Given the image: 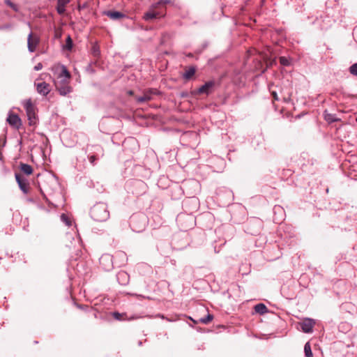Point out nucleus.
<instances>
[{
    "instance_id": "obj_27",
    "label": "nucleus",
    "mask_w": 357,
    "mask_h": 357,
    "mask_svg": "<svg viewBox=\"0 0 357 357\" xmlns=\"http://www.w3.org/2000/svg\"><path fill=\"white\" fill-rule=\"evenodd\" d=\"M349 72L351 75L357 76V63L349 67Z\"/></svg>"
},
{
    "instance_id": "obj_12",
    "label": "nucleus",
    "mask_w": 357,
    "mask_h": 357,
    "mask_svg": "<svg viewBox=\"0 0 357 357\" xmlns=\"http://www.w3.org/2000/svg\"><path fill=\"white\" fill-rule=\"evenodd\" d=\"M129 275L125 271H120L116 275V279L121 285H126L129 282Z\"/></svg>"
},
{
    "instance_id": "obj_23",
    "label": "nucleus",
    "mask_w": 357,
    "mask_h": 357,
    "mask_svg": "<svg viewBox=\"0 0 357 357\" xmlns=\"http://www.w3.org/2000/svg\"><path fill=\"white\" fill-rule=\"evenodd\" d=\"M280 63L284 66H289L291 64L290 60L285 56L280 57Z\"/></svg>"
},
{
    "instance_id": "obj_11",
    "label": "nucleus",
    "mask_w": 357,
    "mask_h": 357,
    "mask_svg": "<svg viewBox=\"0 0 357 357\" xmlns=\"http://www.w3.org/2000/svg\"><path fill=\"white\" fill-rule=\"evenodd\" d=\"M7 121L11 126L17 129H19L22 125L21 119L17 114H9L7 118Z\"/></svg>"
},
{
    "instance_id": "obj_3",
    "label": "nucleus",
    "mask_w": 357,
    "mask_h": 357,
    "mask_svg": "<svg viewBox=\"0 0 357 357\" xmlns=\"http://www.w3.org/2000/svg\"><path fill=\"white\" fill-rule=\"evenodd\" d=\"M24 107L29 120V124L30 126L35 125L36 123V108L31 100H27L24 102Z\"/></svg>"
},
{
    "instance_id": "obj_20",
    "label": "nucleus",
    "mask_w": 357,
    "mask_h": 357,
    "mask_svg": "<svg viewBox=\"0 0 357 357\" xmlns=\"http://www.w3.org/2000/svg\"><path fill=\"white\" fill-rule=\"evenodd\" d=\"M304 353L305 357H313V354L311 349L310 342H306L304 346Z\"/></svg>"
},
{
    "instance_id": "obj_28",
    "label": "nucleus",
    "mask_w": 357,
    "mask_h": 357,
    "mask_svg": "<svg viewBox=\"0 0 357 357\" xmlns=\"http://www.w3.org/2000/svg\"><path fill=\"white\" fill-rule=\"evenodd\" d=\"M5 3L8 6H10L11 8H13L14 10L17 11V6L13 3L10 0H6L5 1Z\"/></svg>"
},
{
    "instance_id": "obj_6",
    "label": "nucleus",
    "mask_w": 357,
    "mask_h": 357,
    "mask_svg": "<svg viewBox=\"0 0 357 357\" xmlns=\"http://www.w3.org/2000/svg\"><path fill=\"white\" fill-rule=\"evenodd\" d=\"M315 321L310 318H305L300 323L302 331L305 333H312Z\"/></svg>"
},
{
    "instance_id": "obj_15",
    "label": "nucleus",
    "mask_w": 357,
    "mask_h": 357,
    "mask_svg": "<svg viewBox=\"0 0 357 357\" xmlns=\"http://www.w3.org/2000/svg\"><path fill=\"white\" fill-rule=\"evenodd\" d=\"M152 94V90L146 91L143 96L137 98V101L140 103L149 101L151 99Z\"/></svg>"
},
{
    "instance_id": "obj_36",
    "label": "nucleus",
    "mask_w": 357,
    "mask_h": 357,
    "mask_svg": "<svg viewBox=\"0 0 357 357\" xmlns=\"http://www.w3.org/2000/svg\"><path fill=\"white\" fill-rule=\"evenodd\" d=\"M278 210H282V208H281L280 206H275L274 207V211H275V212L278 211Z\"/></svg>"
},
{
    "instance_id": "obj_13",
    "label": "nucleus",
    "mask_w": 357,
    "mask_h": 357,
    "mask_svg": "<svg viewBox=\"0 0 357 357\" xmlns=\"http://www.w3.org/2000/svg\"><path fill=\"white\" fill-rule=\"evenodd\" d=\"M105 15L113 20H117L126 17V15L119 11L108 10L105 12Z\"/></svg>"
},
{
    "instance_id": "obj_40",
    "label": "nucleus",
    "mask_w": 357,
    "mask_h": 357,
    "mask_svg": "<svg viewBox=\"0 0 357 357\" xmlns=\"http://www.w3.org/2000/svg\"><path fill=\"white\" fill-rule=\"evenodd\" d=\"M142 344V342H139V345H141Z\"/></svg>"
},
{
    "instance_id": "obj_8",
    "label": "nucleus",
    "mask_w": 357,
    "mask_h": 357,
    "mask_svg": "<svg viewBox=\"0 0 357 357\" xmlns=\"http://www.w3.org/2000/svg\"><path fill=\"white\" fill-rule=\"evenodd\" d=\"M215 86V82L214 81H208L206 82L204 85H202L201 87H199L197 91L195 93V94H209L213 88Z\"/></svg>"
},
{
    "instance_id": "obj_29",
    "label": "nucleus",
    "mask_w": 357,
    "mask_h": 357,
    "mask_svg": "<svg viewBox=\"0 0 357 357\" xmlns=\"http://www.w3.org/2000/svg\"><path fill=\"white\" fill-rule=\"evenodd\" d=\"M70 2V0H58L57 4L61 6L62 7H66V6Z\"/></svg>"
},
{
    "instance_id": "obj_7",
    "label": "nucleus",
    "mask_w": 357,
    "mask_h": 357,
    "mask_svg": "<svg viewBox=\"0 0 357 357\" xmlns=\"http://www.w3.org/2000/svg\"><path fill=\"white\" fill-rule=\"evenodd\" d=\"M39 43V38L36 36H33L32 32L28 35L27 38V47L30 52H35L38 45Z\"/></svg>"
},
{
    "instance_id": "obj_1",
    "label": "nucleus",
    "mask_w": 357,
    "mask_h": 357,
    "mask_svg": "<svg viewBox=\"0 0 357 357\" xmlns=\"http://www.w3.org/2000/svg\"><path fill=\"white\" fill-rule=\"evenodd\" d=\"M91 217L96 221H106L109 217L107 206L105 203L100 202L95 204L91 209Z\"/></svg>"
},
{
    "instance_id": "obj_10",
    "label": "nucleus",
    "mask_w": 357,
    "mask_h": 357,
    "mask_svg": "<svg viewBox=\"0 0 357 357\" xmlns=\"http://www.w3.org/2000/svg\"><path fill=\"white\" fill-rule=\"evenodd\" d=\"M15 179L20 190L24 194H27L29 192V188L26 179L24 178H22L19 174H15Z\"/></svg>"
},
{
    "instance_id": "obj_37",
    "label": "nucleus",
    "mask_w": 357,
    "mask_h": 357,
    "mask_svg": "<svg viewBox=\"0 0 357 357\" xmlns=\"http://www.w3.org/2000/svg\"><path fill=\"white\" fill-rule=\"evenodd\" d=\"M136 297H143L142 295L133 294Z\"/></svg>"
},
{
    "instance_id": "obj_22",
    "label": "nucleus",
    "mask_w": 357,
    "mask_h": 357,
    "mask_svg": "<svg viewBox=\"0 0 357 357\" xmlns=\"http://www.w3.org/2000/svg\"><path fill=\"white\" fill-rule=\"evenodd\" d=\"M171 0H159L158 2L155 3L157 4V6L160 8L161 10H163L165 11V8H162L163 6L170 3Z\"/></svg>"
},
{
    "instance_id": "obj_21",
    "label": "nucleus",
    "mask_w": 357,
    "mask_h": 357,
    "mask_svg": "<svg viewBox=\"0 0 357 357\" xmlns=\"http://www.w3.org/2000/svg\"><path fill=\"white\" fill-rule=\"evenodd\" d=\"M213 319V316L212 314H208L206 317L201 318L199 321L202 324H207L211 321Z\"/></svg>"
},
{
    "instance_id": "obj_16",
    "label": "nucleus",
    "mask_w": 357,
    "mask_h": 357,
    "mask_svg": "<svg viewBox=\"0 0 357 357\" xmlns=\"http://www.w3.org/2000/svg\"><path fill=\"white\" fill-rule=\"evenodd\" d=\"M255 311L259 314L268 312V308L264 303H258L254 307Z\"/></svg>"
},
{
    "instance_id": "obj_9",
    "label": "nucleus",
    "mask_w": 357,
    "mask_h": 357,
    "mask_svg": "<svg viewBox=\"0 0 357 357\" xmlns=\"http://www.w3.org/2000/svg\"><path fill=\"white\" fill-rule=\"evenodd\" d=\"M36 90L42 96H47L51 91L50 85L45 82L35 83Z\"/></svg>"
},
{
    "instance_id": "obj_14",
    "label": "nucleus",
    "mask_w": 357,
    "mask_h": 357,
    "mask_svg": "<svg viewBox=\"0 0 357 357\" xmlns=\"http://www.w3.org/2000/svg\"><path fill=\"white\" fill-rule=\"evenodd\" d=\"M105 262H108L109 264L107 266H105L104 268L105 270H109L111 269V268L112 267V257L110 255H102L100 258V263L102 264V265H104V263Z\"/></svg>"
},
{
    "instance_id": "obj_32",
    "label": "nucleus",
    "mask_w": 357,
    "mask_h": 357,
    "mask_svg": "<svg viewBox=\"0 0 357 357\" xmlns=\"http://www.w3.org/2000/svg\"><path fill=\"white\" fill-rule=\"evenodd\" d=\"M97 160L96 155L89 156V160L92 165H95V161Z\"/></svg>"
},
{
    "instance_id": "obj_18",
    "label": "nucleus",
    "mask_w": 357,
    "mask_h": 357,
    "mask_svg": "<svg viewBox=\"0 0 357 357\" xmlns=\"http://www.w3.org/2000/svg\"><path fill=\"white\" fill-rule=\"evenodd\" d=\"M59 78L61 79H66V80H69V79L70 78V74L66 66H62V70L60 74L59 75Z\"/></svg>"
},
{
    "instance_id": "obj_19",
    "label": "nucleus",
    "mask_w": 357,
    "mask_h": 357,
    "mask_svg": "<svg viewBox=\"0 0 357 357\" xmlns=\"http://www.w3.org/2000/svg\"><path fill=\"white\" fill-rule=\"evenodd\" d=\"M20 169L26 175H30L33 172V169L31 166L28 164L22 163L20 165Z\"/></svg>"
},
{
    "instance_id": "obj_17",
    "label": "nucleus",
    "mask_w": 357,
    "mask_h": 357,
    "mask_svg": "<svg viewBox=\"0 0 357 357\" xmlns=\"http://www.w3.org/2000/svg\"><path fill=\"white\" fill-rule=\"evenodd\" d=\"M196 68L194 66H190L188 68L183 75V77L185 79H190L195 73Z\"/></svg>"
},
{
    "instance_id": "obj_24",
    "label": "nucleus",
    "mask_w": 357,
    "mask_h": 357,
    "mask_svg": "<svg viewBox=\"0 0 357 357\" xmlns=\"http://www.w3.org/2000/svg\"><path fill=\"white\" fill-rule=\"evenodd\" d=\"M61 220L65 223L67 226L71 225V220L70 218L64 213L61 214Z\"/></svg>"
},
{
    "instance_id": "obj_2",
    "label": "nucleus",
    "mask_w": 357,
    "mask_h": 357,
    "mask_svg": "<svg viewBox=\"0 0 357 357\" xmlns=\"http://www.w3.org/2000/svg\"><path fill=\"white\" fill-rule=\"evenodd\" d=\"M165 12L157 6L155 3L151 4L148 10L144 14L143 19L145 21H151L157 18L162 17Z\"/></svg>"
},
{
    "instance_id": "obj_25",
    "label": "nucleus",
    "mask_w": 357,
    "mask_h": 357,
    "mask_svg": "<svg viewBox=\"0 0 357 357\" xmlns=\"http://www.w3.org/2000/svg\"><path fill=\"white\" fill-rule=\"evenodd\" d=\"M66 49L68 50H70L73 47V40L70 36H68L66 41Z\"/></svg>"
},
{
    "instance_id": "obj_33",
    "label": "nucleus",
    "mask_w": 357,
    "mask_h": 357,
    "mask_svg": "<svg viewBox=\"0 0 357 357\" xmlns=\"http://www.w3.org/2000/svg\"><path fill=\"white\" fill-rule=\"evenodd\" d=\"M113 317L117 319V320H121V317H122V314L119 313V312H114L113 314Z\"/></svg>"
},
{
    "instance_id": "obj_31",
    "label": "nucleus",
    "mask_w": 357,
    "mask_h": 357,
    "mask_svg": "<svg viewBox=\"0 0 357 357\" xmlns=\"http://www.w3.org/2000/svg\"><path fill=\"white\" fill-rule=\"evenodd\" d=\"M325 119L326 121H330V122H333V121H336V119H335L332 114L326 115L325 116Z\"/></svg>"
},
{
    "instance_id": "obj_35",
    "label": "nucleus",
    "mask_w": 357,
    "mask_h": 357,
    "mask_svg": "<svg viewBox=\"0 0 357 357\" xmlns=\"http://www.w3.org/2000/svg\"><path fill=\"white\" fill-rule=\"evenodd\" d=\"M272 96H273V98L275 100H278V94L276 92H273L272 93Z\"/></svg>"
},
{
    "instance_id": "obj_30",
    "label": "nucleus",
    "mask_w": 357,
    "mask_h": 357,
    "mask_svg": "<svg viewBox=\"0 0 357 357\" xmlns=\"http://www.w3.org/2000/svg\"><path fill=\"white\" fill-rule=\"evenodd\" d=\"M56 10L59 14L61 15L65 13L66 8H65V7H62L61 6L57 4Z\"/></svg>"
},
{
    "instance_id": "obj_38",
    "label": "nucleus",
    "mask_w": 357,
    "mask_h": 357,
    "mask_svg": "<svg viewBox=\"0 0 357 357\" xmlns=\"http://www.w3.org/2000/svg\"><path fill=\"white\" fill-rule=\"evenodd\" d=\"M354 31H357V26L354 29Z\"/></svg>"
},
{
    "instance_id": "obj_39",
    "label": "nucleus",
    "mask_w": 357,
    "mask_h": 357,
    "mask_svg": "<svg viewBox=\"0 0 357 357\" xmlns=\"http://www.w3.org/2000/svg\"><path fill=\"white\" fill-rule=\"evenodd\" d=\"M40 192H41V193L44 195V194H43V191L42 190H40Z\"/></svg>"
},
{
    "instance_id": "obj_4",
    "label": "nucleus",
    "mask_w": 357,
    "mask_h": 357,
    "mask_svg": "<svg viewBox=\"0 0 357 357\" xmlns=\"http://www.w3.org/2000/svg\"><path fill=\"white\" fill-rule=\"evenodd\" d=\"M130 224L132 229L139 231L146 225V218L144 215H135L131 217Z\"/></svg>"
},
{
    "instance_id": "obj_34",
    "label": "nucleus",
    "mask_w": 357,
    "mask_h": 357,
    "mask_svg": "<svg viewBox=\"0 0 357 357\" xmlns=\"http://www.w3.org/2000/svg\"><path fill=\"white\" fill-rule=\"evenodd\" d=\"M43 68V64L41 63H38L36 66L34 67V70L38 71Z\"/></svg>"
},
{
    "instance_id": "obj_5",
    "label": "nucleus",
    "mask_w": 357,
    "mask_h": 357,
    "mask_svg": "<svg viewBox=\"0 0 357 357\" xmlns=\"http://www.w3.org/2000/svg\"><path fill=\"white\" fill-rule=\"evenodd\" d=\"M56 90L61 96H66L72 91V87L69 85V81L62 79L55 83Z\"/></svg>"
},
{
    "instance_id": "obj_26",
    "label": "nucleus",
    "mask_w": 357,
    "mask_h": 357,
    "mask_svg": "<svg viewBox=\"0 0 357 357\" xmlns=\"http://www.w3.org/2000/svg\"><path fill=\"white\" fill-rule=\"evenodd\" d=\"M92 54L94 56H98L100 54L99 47L97 45H93L92 47Z\"/></svg>"
}]
</instances>
